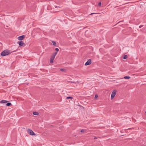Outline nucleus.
Wrapping results in <instances>:
<instances>
[{"label": "nucleus", "instance_id": "nucleus-1", "mask_svg": "<svg viewBox=\"0 0 146 146\" xmlns=\"http://www.w3.org/2000/svg\"><path fill=\"white\" fill-rule=\"evenodd\" d=\"M11 53L10 50H6L3 51L1 53V55L2 56H3L6 55H8L9 54Z\"/></svg>", "mask_w": 146, "mask_h": 146}, {"label": "nucleus", "instance_id": "nucleus-2", "mask_svg": "<svg viewBox=\"0 0 146 146\" xmlns=\"http://www.w3.org/2000/svg\"><path fill=\"white\" fill-rule=\"evenodd\" d=\"M57 54V52H55L52 54L51 56L50 59V62L51 63H53L54 62V60L55 56Z\"/></svg>", "mask_w": 146, "mask_h": 146}, {"label": "nucleus", "instance_id": "nucleus-3", "mask_svg": "<svg viewBox=\"0 0 146 146\" xmlns=\"http://www.w3.org/2000/svg\"><path fill=\"white\" fill-rule=\"evenodd\" d=\"M116 90H113L111 94V99L112 100L115 96L116 93Z\"/></svg>", "mask_w": 146, "mask_h": 146}, {"label": "nucleus", "instance_id": "nucleus-4", "mask_svg": "<svg viewBox=\"0 0 146 146\" xmlns=\"http://www.w3.org/2000/svg\"><path fill=\"white\" fill-rule=\"evenodd\" d=\"M27 131L31 135H35V133L33 132V131L31 129H28L27 130Z\"/></svg>", "mask_w": 146, "mask_h": 146}, {"label": "nucleus", "instance_id": "nucleus-5", "mask_svg": "<svg viewBox=\"0 0 146 146\" xmlns=\"http://www.w3.org/2000/svg\"><path fill=\"white\" fill-rule=\"evenodd\" d=\"M17 43L20 46H23L25 45V43L23 41H18Z\"/></svg>", "mask_w": 146, "mask_h": 146}, {"label": "nucleus", "instance_id": "nucleus-6", "mask_svg": "<svg viewBox=\"0 0 146 146\" xmlns=\"http://www.w3.org/2000/svg\"><path fill=\"white\" fill-rule=\"evenodd\" d=\"M25 37V35H22L19 36L18 38V39L19 40H21L24 38Z\"/></svg>", "mask_w": 146, "mask_h": 146}, {"label": "nucleus", "instance_id": "nucleus-7", "mask_svg": "<svg viewBox=\"0 0 146 146\" xmlns=\"http://www.w3.org/2000/svg\"><path fill=\"white\" fill-rule=\"evenodd\" d=\"M91 64V60L90 59H89L85 63V65L87 66L90 64Z\"/></svg>", "mask_w": 146, "mask_h": 146}, {"label": "nucleus", "instance_id": "nucleus-8", "mask_svg": "<svg viewBox=\"0 0 146 146\" xmlns=\"http://www.w3.org/2000/svg\"><path fill=\"white\" fill-rule=\"evenodd\" d=\"M8 101L5 100H2L0 101V103L5 104Z\"/></svg>", "mask_w": 146, "mask_h": 146}, {"label": "nucleus", "instance_id": "nucleus-9", "mask_svg": "<svg viewBox=\"0 0 146 146\" xmlns=\"http://www.w3.org/2000/svg\"><path fill=\"white\" fill-rule=\"evenodd\" d=\"M52 44L54 46H56V42L55 41H52Z\"/></svg>", "mask_w": 146, "mask_h": 146}, {"label": "nucleus", "instance_id": "nucleus-10", "mask_svg": "<svg viewBox=\"0 0 146 146\" xmlns=\"http://www.w3.org/2000/svg\"><path fill=\"white\" fill-rule=\"evenodd\" d=\"M33 114L35 115H38L39 114V113L36 112H34L33 113Z\"/></svg>", "mask_w": 146, "mask_h": 146}, {"label": "nucleus", "instance_id": "nucleus-11", "mask_svg": "<svg viewBox=\"0 0 146 146\" xmlns=\"http://www.w3.org/2000/svg\"><path fill=\"white\" fill-rule=\"evenodd\" d=\"M130 78V77L128 76H125L123 77V78L127 79H129Z\"/></svg>", "mask_w": 146, "mask_h": 146}, {"label": "nucleus", "instance_id": "nucleus-12", "mask_svg": "<svg viewBox=\"0 0 146 146\" xmlns=\"http://www.w3.org/2000/svg\"><path fill=\"white\" fill-rule=\"evenodd\" d=\"M127 58V55H125L123 56V58L124 59H126Z\"/></svg>", "mask_w": 146, "mask_h": 146}, {"label": "nucleus", "instance_id": "nucleus-13", "mask_svg": "<svg viewBox=\"0 0 146 146\" xmlns=\"http://www.w3.org/2000/svg\"><path fill=\"white\" fill-rule=\"evenodd\" d=\"M86 131V130L84 129H82L81 130L80 132L81 133H84Z\"/></svg>", "mask_w": 146, "mask_h": 146}, {"label": "nucleus", "instance_id": "nucleus-14", "mask_svg": "<svg viewBox=\"0 0 146 146\" xmlns=\"http://www.w3.org/2000/svg\"><path fill=\"white\" fill-rule=\"evenodd\" d=\"M11 104L10 102H8L6 104V106H10L11 105Z\"/></svg>", "mask_w": 146, "mask_h": 146}, {"label": "nucleus", "instance_id": "nucleus-15", "mask_svg": "<svg viewBox=\"0 0 146 146\" xmlns=\"http://www.w3.org/2000/svg\"><path fill=\"white\" fill-rule=\"evenodd\" d=\"M72 97H68L66 98V99H72Z\"/></svg>", "mask_w": 146, "mask_h": 146}, {"label": "nucleus", "instance_id": "nucleus-16", "mask_svg": "<svg viewBox=\"0 0 146 146\" xmlns=\"http://www.w3.org/2000/svg\"><path fill=\"white\" fill-rule=\"evenodd\" d=\"M55 50H56V52H57V53L59 51V49L57 48H55Z\"/></svg>", "mask_w": 146, "mask_h": 146}, {"label": "nucleus", "instance_id": "nucleus-17", "mask_svg": "<svg viewBox=\"0 0 146 146\" xmlns=\"http://www.w3.org/2000/svg\"><path fill=\"white\" fill-rule=\"evenodd\" d=\"M98 5L99 6H101V2H99L98 4Z\"/></svg>", "mask_w": 146, "mask_h": 146}, {"label": "nucleus", "instance_id": "nucleus-18", "mask_svg": "<svg viewBox=\"0 0 146 146\" xmlns=\"http://www.w3.org/2000/svg\"><path fill=\"white\" fill-rule=\"evenodd\" d=\"M98 97V96L97 95H96L95 96V98H97Z\"/></svg>", "mask_w": 146, "mask_h": 146}, {"label": "nucleus", "instance_id": "nucleus-19", "mask_svg": "<svg viewBox=\"0 0 146 146\" xmlns=\"http://www.w3.org/2000/svg\"><path fill=\"white\" fill-rule=\"evenodd\" d=\"M60 70L61 71H64V69H60Z\"/></svg>", "mask_w": 146, "mask_h": 146}, {"label": "nucleus", "instance_id": "nucleus-20", "mask_svg": "<svg viewBox=\"0 0 146 146\" xmlns=\"http://www.w3.org/2000/svg\"><path fill=\"white\" fill-rule=\"evenodd\" d=\"M143 27V26L142 25H140L139 26V28H141V27Z\"/></svg>", "mask_w": 146, "mask_h": 146}, {"label": "nucleus", "instance_id": "nucleus-21", "mask_svg": "<svg viewBox=\"0 0 146 146\" xmlns=\"http://www.w3.org/2000/svg\"><path fill=\"white\" fill-rule=\"evenodd\" d=\"M97 14V13H91L90 14L92 15V14Z\"/></svg>", "mask_w": 146, "mask_h": 146}, {"label": "nucleus", "instance_id": "nucleus-22", "mask_svg": "<svg viewBox=\"0 0 146 146\" xmlns=\"http://www.w3.org/2000/svg\"><path fill=\"white\" fill-rule=\"evenodd\" d=\"M97 139V137H95L94 138V139Z\"/></svg>", "mask_w": 146, "mask_h": 146}, {"label": "nucleus", "instance_id": "nucleus-23", "mask_svg": "<svg viewBox=\"0 0 146 146\" xmlns=\"http://www.w3.org/2000/svg\"><path fill=\"white\" fill-rule=\"evenodd\" d=\"M16 51H17V50H14V51H13V52H16Z\"/></svg>", "mask_w": 146, "mask_h": 146}, {"label": "nucleus", "instance_id": "nucleus-24", "mask_svg": "<svg viewBox=\"0 0 146 146\" xmlns=\"http://www.w3.org/2000/svg\"><path fill=\"white\" fill-rule=\"evenodd\" d=\"M55 8H56V7H58L57 6H55Z\"/></svg>", "mask_w": 146, "mask_h": 146}, {"label": "nucleus", "instance_id": "nucleus-25", "mask_svg": "<svg viewBox=\"0 0 146 146\" xmlns=\"http://www.w3.org/2000/svg\"><path fill=\"white\" fill-rule=\"evenodd\" d=\"M145 113H146V111H145Z\"/></svg>", "mask_w": 146, "mask_h": 146}]
</instances>
